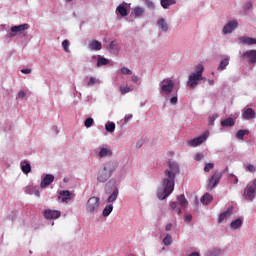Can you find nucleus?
Here are the masks:
<instances>
[{
  "instance_id": "nucleus-1",
  "label": "nucleus",
  "mask_w": 256,
  "mask_h": 256,
  "mask_svg": "<svg viewBox=\"0 0 256 256\" xmlns=\"http://www.w3.org/2000/svg\"><path fill=\"white\" fill-rule=\"evenodd\" d=\"M179 175V165L176 162H168V169L164 171V178L162 180L163 190L157 193L158 199L163 201L167 199L175 190V178Z\"/></svg>"
},
{
  "instance_id": "nucleus-2",
  "label": "nucleus",
  "mask_w": 256,
  "mask_h": 256,
  "mask_svg": "<svg viewBox=\"0 0 256 256\" xmlns=\"http://www.w3.org/2000/svg\"><path fill=\"white\" fill-rule=\"evenodd\" d=\"M117 166V162H107L104 164V166L98 171L97 181H99V183H105L108 179H111V175H113Z\"/></svg>"
},
{
  "instance_id": "nucleus-3",
  "label": "nucleus",
  "mask_w": 256,
  "mask_h": 256,
  "mask_svg": "<svg viewBox=\"0 0 256 256\" xmlns=\"http://www.w3.org/2000/svg\"><path fill=\"white\" fill-rule=\"evenodd\" d=\"M203 71H205V68L203 67V65L198 64L196 66V72L192 73L189 76V79L187 82L188 87H190L191 89H195V87L199 85V81H203Z\"/></svg>"
},
{
  "instance_id": "nucleus-4",
  "label": "nucleus",
  "mask_w": 256,
  "mask_h": 256,
  "mask_svg": "<svg viewBox=\"0 0 256 256\" xmlns=\"http://www.w3.org/2000/svg\"><path fill=\"white\" fill-rule=\"evenodd\" d=\"M187 205H189V202L185 198V195L182 194L177 197L176 202L170 203V208L172 209V211L177 213V215H181V213H183V209H185Z\"/></svg>"
},
{
  "instance_id": "nucleus-5",
  "label": "nucleus",
  "mask_w": 256,
  "mask_h": 256,
  "mask_svg": "<svg viewBox=\"0 0 256 256\" xmlns=\"http://www.w3.org/2000/svg\"><path fill=\"white\" fill-rule=\"evenodd\" d=\"M159 85L161 95H171L175 89V82L171 78L163 79Z\"/></svg>"
},
{
  "instance_id": "nucleus-6",
  "label": "nucleus",
  "mask_w": 256,
  "mask_h": 256,
  "mask_svg": "<svg viewBox=\"0 0 256 256\" xmlns=\"http://www.w3.org/2000/svg\"><path fill=\"white\" fill-rule=\"evenodd\" d=\"M223 179V172L215 171L212 176L207 180L206 191H213L217 184Z\"/></svg>"
},
{
  "instance_id": "nucleus-7",
  "label": "nucleus",
  "mask_w": 256,
  "mask_h": 256,
  "mask_svg": "<svg viewBox=\"0 0 256 256\" xmlns=\"http://www.w3.org/2000/svg\"><path fill=\"white\" fill-rule=\"evenodd\" d=\"M101 205V200L99 197H91L86 203V211L87 213L93 214L99 211V206Z\"/></svg>"
},
{
  "instance_id": "nucleus-8",
  "label": "nucleus",
  "mask_w": 256,
  "mask_h": 256,
  "mask_svg": "<svg viewBox=\"0 0 256 256\" xmlns=\"http://www.w3.org/2000/svg\"><path fill=\"white\" fill-rule=\"evenodd\" d=\"M244 195H245V198L248 199V201H253V199H255V195H256V178L252 181V183H249L246 186Z\"/></svg>"
},
{
  "instance_id": "nucleus-9",
  "label": "nucleus",
  "mask_w": 256,
  "mask_h": 256,
  "mask_svg": "<svg viewBox=\"0 0 256 256\" xmlns=\"http://www.w3.org/2000/svg\"><path fill=\"white\" fill-rule=\"evenodd\" d=\"M207 137H209V132H205L201 136L188 140L187 146L188 147H199V145H203L207 141Z\"/></svg>"
},
{
  "instance_id": "nucleus-10",
  "label": "nucleus",
  "mask_w": 256,
  "mask_h": 256,
  "mask_svg": "<svg viewBox=\"0 0 256 256\" xmlns=\"http://www.w3.org/2000/svg\"><path fill=\"white\" fill-rule=\"evenodd\" d=\"M29 29V24H21L18 26L11 27V33L8 34V37H15L17 33H23V31H27Z\"/></svg>"
},
{
  "instance_id": "nucleus-11",
  "label": "nucleus",
  "mask_w": 256,
  "mask_h": 256,
  "mask_svg": "<svg viewBox=\"0 0 256 256\" xmlns=\"http://www.w3.org/2000/svg\"><path fill=\"white\" fill-rule=\"evenodd\" d=\"M45 219H59L61 217V211L46 209L44 210Z\"/></svg>"
},
{
  "instance_id": "nucleus-12",
  "label": "nucleus",
  "mask_w": 256,
  "mask_h": 256,
  "mask_svg": "<svg viewBox=\"0 0 256 256\" xmlns=\"http://www.w3.org/2000/svg\"><path fill=\"white\" fill-rule=\"evenodd\" d=\"M239 23L237 21H230L228 22L224 28H223V33L224 35H227V33H233L235 31L236 27H238Z\"/></svg>"
},
{
  "instance_id": "nucleus-13",
  "label": "nucleus",
  "mask_w": 256,
  "mask_h": 256,
  "mask_svg": "<svg viewBox=\"0 0 256 256\" xmlns=\"http://www.w3.org/2000/svg\"><path fill=\"white\" fill-rule=\"evenodd\" d=\"M242 57L249 59V63H256V50H248L243 53Z\"/></svg>"
},
{
  "instance_id": "nucleus-14",
  "label": "nucleus",
  "mask_w": 256,
  "mask_h": 256,
  "mask_svg": "<svg viewBox=\"0 0 256 256\" xmlns=\"http://www.w3.org/2000/svg\"><path fill=\"white\" fill-rule=\"evenodd\" d=\"M238 41L242 45H256V38H252L249 36H241L238 38Z\"/></svg>"
},
{
  "instance_id": "nucleus-15",
  "label": "nucleus",
  "mask_w": 256,
  "mask_h": 256,
  "mask_svg": "<svg viewBox=\"0 0 256 256\" xmlns=\"http://www.w3.org/2000/svg\"><path fill=\"white\" fill-rule=\"evenodd\" d=\"M72 195L68 190L60 191L59 199H61L62 203H69L73 199Z\"/></svg>"
},
{
  "instance_id": "nucleus-16",
  "label": "nucleus",
  "mask_w": 256,
  "mask_h": 256,
  "mask_svg": "<svg viewBox=\"0 0 256 256\" xmlns=\"http://www.w3.org/2000/svg\"><path fill=\"white\" fill-rule=\"evenodd\" d=\"M55 181V176L51 175V174H47L41 181V187L45 188V187H49V185H51L53 182Z\"/></svg>"
},
{
  "instance_id": "nucleus-17",
  "label": "nucleus",
  "mask_w": 256,
  "mask_h": 256,
  "mask_svg": "<svg viewBox=\"0 0 256 256\" xmlns=\"http://www.w3.org/2000/svg\"><path fill=\"white\" fill-rule=\"evenodd\" d=\"M242 117H243V119H246L247 121H249L251 119H255V117H256L255 110H253V108H247L242 113Z\"/></svg>"
},
{
  "instance_id": "nucleus-18",
  "label": "nucleus",
  "mask_w": 256,
  "mask_h": 256,
  "mask_svg": "<svg viewBox=\"0 0 256 256\" xmlns=\"http://www.w3.org/2000/svg\"><path fill=\"white\" fill-rule=\"evenodd\" d=\"M88 46L91 51H101L103 49V44L97 40H92Z\"/></svg>"
},
{
  "instance_id": "nucleus-19",
  "label": "nucleus",
  "mask_w": 256,
  "mask_h": 256,
  "mask_svg": "<svg viewBox=\"0 0 256 256\" xmlns=\"http://www.w3.org/2000/svg\"><path fill=\"white\" fill-rule=\"evenodd\" d=\"M233 215V208H228L226 211L220 214L218 218V223H223V221Z\"/></svg>"
},
{
  "instance_id": "nucleus-20",
  "label": "nucleus",
  "mask_w": 256,
  "mask_h": 256,
  "mask_svg": "<svg viewBox=\"0 0 256 256\" xmlns=\"http://www.w3.org/2000/svg\"><path fill=\"white\" fill-rule=\"evenodd\" d=\"M157 25L164 33H167L169 31V24H167V21L164 18L158 19Z\"/></svg>"
},
{
  "instance_id": "nucleus-21",
  "label": "nucleus",
  "mask_w": 256,
  "mask_h": 256,
  "mask_svg": "<svg viewBox=\"0 0 256 256\" xmlns=\"http://www.w3.org/2000/svg\"><path fill=\"white\" fill-rule=\"evenodd\" d=\"M20 166H21V171L26 175H28V173L31 171V163H29V161L27 160H23L20 163Z\"/></svg>"
},
{
  "instance_id": "nucleus-22",
  "label": "nucleus",
  "mask_w": 256,
  "mask_h": 256,
  "mask_svg": "<svg viewBox=\"0 0 256 256\" xmlns=\"http://www.w3.org/2000/svg\"><path fill=\"white\" fill-rule=\"evenodd\" d=\"M201 203L204 205H209V203H211V201H213V196L209 193H205L202 198H201Z\"/></svg>"
},
{
  "instance_id": "nucleus-23",
  "label": "nucleus",
  "mask_w": 256,
  "mask_h": 256,
  "mask_svg": "<svg viewBox=\"0 0 256 256\" xmlns=\"http://www.w3.org/2000/svg\"><path fill=\"white\" fill-rule=\"evenodd\" d=\"M160 3L163 9H169L171 5H175V3H177V0H161Z\"/></svg>"
},
{
  "instance_id": "nucleus-24",
  "label": "nucleus",
  "mask_w": 256,
  "mask_h": 256,
  "mask_svg": "<svg viewBox=\"0 0 256 256\" xmlns=\"http://www.w3.org/2000/svg\"><path fill=\"white\" fill-rule=\"evenodd\" d=\"M113 155V152L108 148H101L99 152V157H111Z\"/></svg>"
},
{
  "instance_id": "nucleus-25",
  "label": "nucleus",
  "mask_w": 256,
  "mask_h": 256,
  "mask_svg": "<svg viewBox=\"0 0 256 256\" xmlns=\"http://www.w3.org/2000/svg\"><path fill=\"white\" fill-rule=\"evenodd\" d=\"M235 125V120L233 118H227L221 122V127H233Z\"/></svg>"
},
{
  "instance_id": "nucleus-26",
  "label": "nucleus",
  "mask_w": 256,
  "mask_h": 256,
  "mask_svg": "<svg viewBox=\"0 0 256 256\" xmlns=\"http://www.w3.org/2000/svg\"><path fill=\"white\" fill-rule=\"evenodd\" d=\"M243 225V220L241 218H237L233 222H231L230 227L231 229H239Z\"/></svg>"
},
{
  "instance_id": "nucleus-27",
  "label": "nucleus",
  "mask_w": 256,
  "mask_h": 256,
  "mask_svg": "<svg viewBox=\"0 0 256 256\" xmlns=\"http://www.w3.org/2000/svg\"><path fill=\"white\" fill-rule=\"evenodd\" d=\"M228 65H229V58L223 59L218 66V71H225Z\"/></svg>"
},
{
  "instance_id": "nucleus-28",
  "label": "nucleus",
  "mask_w": 256,
  "mask_h": 256,
  "mask_svg": "<svg viewBox=\"0 0 256 256\" xmlns=\"http://www.w3.org/2000/svg\"><path fill=\"white\" fill-rule=\"evenodd\" d=\"M112 211H113V205L112 204L106 205V207L103 210V217H109Z\"/></svg>"
},
{
  "instance_id": "nucleus-29",
  "label": "nucleus",
  "mask_w": 256,
  "mask_h": 256,
  "mask_svg": "<svg viewBox=\"0 0 256 256\" xmlns=\"http://www.w3.org/2000/svg\"><path fill=\"white\" fill-rule=\"evenodd\" d=\"M117 11H118L119 15H121L122 17H127V15H128L127 8H125V6H123V5H119L117 7Z\"/></svg>"
},
{
  "instance_id": "nucleus-30",
  "label": "nucleus",
  "mask_w": 256,
  "mask_h": 256,
  "mask_svg": "<svg viewBox=\"0 0 256 256\" xmlns=\"http://www.w3.org/2000/svg\"><path fill=\"white\" fill-rule=\"evenodd\" d=\"M110 49L112 53H119V44L117 41L114 40L110 43Z\"/></svg>"
},
{
  "instance_id": "nucleus-31",
  "label": "nucleus",
  "mask_w": 256,
  "mask_h": 256,
  "mask_svg": "<svg viewBox=\"0 0 256 256\" xmlns=\"http://www.w3.org/2000/svg\"><path fill=\"white\" fill-rule=\"evenodd\" d=\"M102 65H109V59L104 57H99L97 60V67H102Z\"/></svg>"
},
{
  "instance_id": "nucleus-32",
  "label": "nucleus",
  "mask_w": 256,
  "mask_h": 256,
  "mask_svg": "<svg viewBox=\"0 0 256 256\" xmlns=\"http://www.w3.org/2000/svg\"><path fill=\"white\" fill-rule=\"evenodd\" d=\"M119 195V190L115 189L113 193L108 198V203H113L117 200V196Z\"/></svg>"
},
{
  "instance_id": "nucleus-33",
  "label": "nucleus",
  "mask_w": 256,
  "mask_h": 256,
  "mask_svg": "<svg viewBox=\"0 0 256 256\" xmlns=\"http://www.w3.org/2000/svg\"><path fill=\"white\" fill-rule=\"evenodd\" d=\"M132 90H133V88H131L129 86H120L121 95H126V93H131Z\"/></svg>"
},
{
  "instance_id": "nucleus-34",
  "label": "nucleus",
  "mask_w": 256,
  "mask_h": 256,
  "mask_svg": "<svg viewBox=\"0 0 256 256\" xmlns=\"http://www.w3.org/2000/svg\"><path fill=\"white\" fill-rule=\"evenodd\" d=\"M105 128L108 133H113L115 131V124L113 122H108L106 123Z\"/></svg>"
},
{
  "instance_id": "nucleus-35",
  "label": "nucleus",
  "mask_w": 256,
  "mask_h": 256,
  "mask_svg": "<svg viewBox=\"0 0 256 256\" xmlns=\"http://www.w3.org/2000/svg\"><path fill=\"white\" fill-rule=\"evenodd\" d=\"M212 169H215V164L214 163L209 162V163H206L204 165V172L205 173H209Z\"/></svg>"
},
{
  "instance_id": "nucleus-36",
  "label": "nucleus",
  "mask_w": 256,
  "mask_h": 256,
  "mask_svg": "<svg viewBox=\"0 0 256 256\" xmlns=\"http://www.w3.org/2000/svg\"><path fill=\"white\" fill-rule=\"evenodd\" d=\"M245 135H249V131L248 130H239L237 133H236V137L238 139H243V137H245Z\"/></svg>"
},
{
  "instance_id": "nucleus-37",
  "label": "nucleus",
  "mask_w": 256,
  "mask_h": 256,
  "mask_svg": "<svg viewBox=\"0 0 256 256\" xmlns=\"http://www.w3.org/2000/svg\"><path fill=\"white\" fill-rule=\"evenodd\" d=\"M164 245L169 246L171 243H173V238L171 237L170 234H167L166 237L163 239Z\"/></svg>"
},
{
  "instance_id": "nucleus-38",
  "label": "nucleus",
  "mask_w": 256,
  "mask_h": 256,
  "mask_svg": "<svg viewBox=\"0 0 256 256\" xmlns=\"http://www.w3.org/2000/svg\"><path fill=\"white\" fill-rule=\"evenodd\" d=\"M143 13H145V10H143V8H141V7H136L134 9V14L136 15V17H141V15H143Z\"/></svg>"
},
{
  "instance_id": "nucleus-39",
  "label": "nucleus",
  "mask_w": 256,
  "mask_h": 256,
  "mask_svg": "<svg viewBox=\"0 0 256 256\" xmlns=\"http://www.w3.org/2000/svg\"><path fill=\"white\" fill-rule=\"evenodd\" d=\"M69 45H70L69 40H64L62 42V47L64 51H66V53H71V51L69 50Z\"/></svg>"
},
{
  "instance_id": "nucleus-40",
  "label": "nucleus",
  "mask_w": 256,
  "mask_h": 256,
  "mask_svg": "<svg viewBox=\"0 0 256 256\" xmlns=\"http://www.w3.org/2000/svg\"><path fill=\"white\" fill-rule=\"evenodd\" d=\"M121 73L122 75H133V71H131L129 68L127 67H122L121 68Z\"/></svg>"
},
{
  "instance_id": "nucleus-41",
  "label": "nucleus",
  "mask_w": 256,
  "mask_h": 256,
  "mask_svg": "<svg viewBox=\"0 0 256 256\" xmlns=\"http://www.w3.org/2000/svg\"><path fill=\"white\" fill-rule=\"evenodd\" d=\"M95 83H97V78L91 77L87 83V87H93V85H95Z\"/></svg>"
},
{
  "instance_id": "nucleus-42",
  "label": "nucleus",
  "mask_w": 256,
  "mask_h": 256,
  "mask_svg": "<svg viewBox=\"0 0 256 256\" xmlns=\"http://www.w3.org/2000/svg\"><path fill=\"white\" fill-rule=\"evenodd\" d=\"M93 123H94V120H93V118H87L86 120H85V122H84V125H85V127H91V125H93Z\"/></svg>"
},
{
  "instance_id": "nucleus-43",
  "label": "nucleus",
  "mask_w": 256,
  "mask_h": 256,
  "mask_svg": "<svg viewBox=\"0 0 256 256\" xmlns=\"http://www.w3.org/2000/svg\"><path fill=\"white\" fill-rule=\"evenodd\" d=\"M246 169H247L250 173H255V171H256V168H255V166H253V164H248V165L246 166Z\"/></svg>"
},
{
  "instance_id": "nucleus-44",
  "label": "nucleus",
  "mask_w": 256,
  "mask_h": 256,
  "mask_svg": "<svg viewBox=\"0 0 256 256\" xmlns=\"http://www.w3.org/2000/svg\"><path fill=\"white\" fill-rule=\"evenodd\" d=\"M177 101H178L177 96H173L170 98L171 105H177Z\"/></svg>"
},
{
  "instance_id": "nucleus-45",
  "label": "nucleus",
  "mask_w": 256,
  "mask_h": 256,
  "mask_svg": "<svg viewBox=\"0 0 256 256\" xmlns=\"http://www.w3.org/2000/svg\"><path fill=\"white\" fill-rule=\"evenodd\" d=\"M205 156L203 155V153H197L196 154V161H201V159H204Z\"/></svg>"
},
{
  "instance_id": "nucleus-46",
  "label": "nucleus",
  "mask_w": 256,
  "mask_h": 256,
  "mask_svg": "<svg viewBox=\"0 0 256 256\" xmlns=\"http://www.w3.org/2000/svg\"><path fill=\"white\" fill-rule=\"evenodd\" d=\"M251 7H253V3L248 2V3H246V5L244 6V9H245L246 11H249V9H251Z\"/></svg>"
},
{
  "instance_id": "nucleus-47",
  "label": "nucleus",
  "mask_w": 256,
  "mask_h": 256,
  "mask_svg": "<svg viewBox=\"0 0 256 256\" xmlns=\"http://www.w3.org/2000/svg\"><path fill=\"white\" fill-rule=\"evenodd\" d=\"M21 73H23L24 75H29V74H31V69L30 68L22 69Z\"/></svg>"
},
{
  "instance_id": "nucleus-48",
  "label": "nucleus",
  "mask_w": 256,
  "mask_h": 256,
  "mask_svg": "<svg viewBox=\"0 0 256 256\" xmlns=\"http://www.w3.org/2000/svg\"><path fill=\"white\" fill-rule=\"evenodd\" d=\"M132 117H133V115H131V114L126 115L125 118H124L125 123L130 121L132 119Z\"/></svg>"
},
{
  "instance_id": "nucleus-49",
  "label": "nucleus",
  "mask_w": 256,
  "mask_h": 256,
  "mask_svg": "<svg viewBox=\"0 0 256 256\" xmlns=\"http://www.w3.org/2000/svg\"><path fill=\"white\" fill-rule=\"evenodd\" d=\"M147 7H150V9H154L155 8V3L148 1L147 2Z\"/></svg>"
},
{
  "instance_id": "nucleus-50",
  "label": "nucleus",
  "mask_w": 256,
  "mask_h": 256,
  "mask_svg": "<svg viewBox=\"0 0 256 256\" xmlns=\"http://www.w3.org/2000/svg\"><path fill=\"white\" fill-rule=\"evenodd\" d=\"M25 91H20L19 93H18V97L20 98V99H23L24 97H25Z\"/></svg>"
},
{
  "instance_id": "nucleus-51",
  "label": "nucleus",
  "mask_w": 256,
  "mask_h": 256,
  "mask_svg": "<svg viewBox=\"0 0 256 256\" xmlns=\"http://www.w3.org/2000/svg\"><path fill=\"white\" fill-rule=\"evenodd\" d=\"M193 219V216L191 215V214H187L186 216H185V220L186 221H191Z\"/></svg>"
},
{
  "instance_id": "nucleus-52",
  "label": "nucleus",
  "mask_w": 256,
  "mask_h": 256,
  "mask_svg": "<svg viewBox=\"0 0 256 256\" xmlns=\"http://www.w3.org/2000/svg\"><path fill=\"white\" fill-rule=\"evenodd\" d=\"M132 81H133V83H137V82L139 81V77L133 75V76H132Z\"/></svg>"
},
{
  "instance_id": "nucleus-53",
  "label": "nucleus",
  "mask_w": 256,
  "mask_h": 256,
  "mask_svg": "<svg viewBox=\"0 0 256 256\" xmlns=\"http://www.w3.org/2000/svg\"><path fill=\"white\" fill-rule=\"evenodd\" d=\"M171 227H173V224L169 223L166 225V231H171Z\"/></svg>"
},
{
  "instance_id": "nucleus-54",
  "label": "nucleus",
  "mask_w": 256,
  "mask_h": 256,
  "mask_svg": "<svg viewBox=\"0 0 256 256\" xmlns=\"http://www.w3.org/2000/svg\"><path fill=\"white\" fill-rule=\"evenodd\" d=\"M232 177H234V183H235V184L239 183V179L237 178V176L232 175Z\"/></svg>"
},
{
  "instance_id": "nucleus-55",
  "label": "nucleus",
  "mask_w": 256,
  "mask_h": 256,
  "mask_svg": "<svg viewBox=\"0 0 256 256\" xmlns=\"http://www.w3.org/2000/svg\"><path fill=\"white\" fill-rule=\"evenodd\" d=\"M35 195H36V197H40V192H39V190H35Z\"/></svg>"
},
{
  "instance_id": "nucleus-56",
  "label": "nucleus",
  "mask_w": 256,
  "mask_h": 256,
  "mask_svg": "<svg viewBox=\"0 0 256 256\" xmlns=\"http://www.w3.org/2000/svg\"><path fill=\"white\" fill-rule=\"evenodd\" d=\"M214 121H215V118L212 117V118L210 119V124L213 125Z\"/></svg>"
},
{
  "instance_id": "nucleus-57",
  "label": "nucleus",
  "mask_w": 256,
  "mask_h": 256,
  "mask_svg": "<svg viewBox=\"0 0 256 256\" xmlns=\"http://www.w3.org/2000/svg\"><path fill=\"white\" fill-rule=\"evenodd\" d=\"M210 85H215V80H209Z\"/></svg>"
},
{
  "instance_id": "nucleus-58",
  "label": "nucleus",
  "mask_w": 256,
  "mask_h": 256,
  "mask_svg": "<svg viewBox=\"0 0 256 256\" xmlns=\"http://www.w3.org/2000/svg\"><path fill=\"white\" fill-rule=\"evenodd\" d=\"M227 171H229V167H226L225 170L222 172V174L227 173Z\"/></svg>"
},
{
  "instance_id": "nucleus-59",
  "label": "nucleus",
  "mask_w": 256,
  "mask_h": 256,
  "mask_svg": "<svg viewBox=\"0 0 256 256\" xmlns=\"http://www.w3.org/2000/svg\"><path fill=\"white\" fill-rule=\"evenodd\" d=\"M73 0H65L66 3H71Z\"/></svg>"
}]
</instances>
